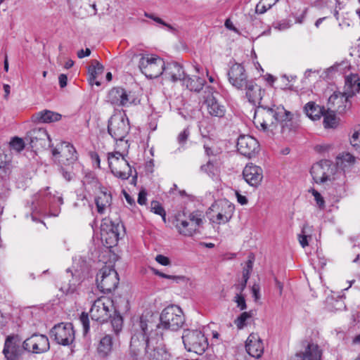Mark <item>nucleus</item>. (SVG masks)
I'll return each instance as SVG.
<instances>
[{
    "instance_id": "1",
    "label": "nucleus",
    "mask_w": 360,
    "mask_h": 360,
    "mask_svg": "<svg viewBox=\"0 0 360 360\" xmlns=\"http://www.w3.org/2000/svg\"><path fill=\"white\" fill-rule=\"evenodd\" d=\"M153 330V325L147 316H141L134 324V333L131 338L130 347L134 349L145 347L150 360H164L167 358L166 351L159 346L153 345V340L149 338Z\"/></svg>"
},
{
    "instance_id": "2",
    "label": "nucleus",
    "mask_w": 360,
    "mask_h": 360,
    "mask_svg": "<svg viewBox=\"0 0 360 360\" xmlns=\"http://www.w3.org/2000/svg\"><path fill=\"white\" fill-rule=\"evenodd\" d=\"M292 117L293 115L282 105H274L271 108L259 106L255 110L253 123L258 129L266 132H272L278 122L282 125L283 131L286 128L290 130L288 123L292 121Z\"/></svg>"
},
{
    "instance_id": "3",
    "label": "nucleus",
    "mask_w": 360,
    "mask_h": 360,
    "mask_svg": "<svg viewBox=\"0 0 360 360\" xmlns=\"http://www.w3.org/2000/svg\"><path fill=\"white\" fill-rule=\"evenodd\" d=\"M172 224L180 235L192 236L199 232L202 226V216L198 211L179 212L174 216Z\"/></svg>"
},
{
    "instance_id": "4",
    "label": "nucleus",
    "mask_w": 360,
    "mask_h": 360,
    "mask_svg": "<svg viewBox=\"0 0 360 360\" xmlns=\"http://www.w3.org/2000/svg\"><path fill=\"white\" fill-rule=\"evenodd\" d=\"M147 316L157 329H166L172 331L179 330L185 323V317L181 309L176 305H169L165 308L160 316V323L155 324L153 322V316L150 314L142 315Z\"/></svg>"
},
{
    "instance_id": "5",
    "label": "nucleus",
    "mask_w": 360,
    "mask_h": 360,
    "mask_svg": "<svg viewBox=\"0 0 360 360\" xmlns=\"http://www.w3.org/2000/svg\"><path fill=\"white\" fill-rule=\"evenodd\" d=\"M139 56V68L141 72L149 78H157L162 75L164 70L165 61L160 56L155 54L136 55Z\"/></svg>"
},
{
    "instance_id": "6",
    "label": "nucleus",
    "mask_w": 360,
    "mask_h": 360,
    "mask_svg": "<svg viewBox=\"0 0 360 360\" xmlns=\"http://www.w3.org/2000/svg\"><path fill=\"white\" fill-rule=\"evenodd\" d=\"M234 210V205L229 200H220L212 205L207 215L212 223L226 224L231 219Z\"/></svg>"
},
{
    "instance_id": "7",
    "label": "nucleus",
    "mask_w": 360,
    "mask_h": 360,
    "mask_svg": "<svg viewBox=\"0 0 360 360\" xmlns=\"http://www.w3.org/2000/svg\"><path fill=\"white\" fill-rule=\"evenodd\" d=\"M108 165L113 175L125 180L132 175L131 167L125 156L120 153H109L108 154Z\"/></svg>"
},
{
    "instance_id": "8",
    "label": "nucleus",
    "mask_w": 360,
    "mask_h": 360,
    "mask_svg": "<svg viewBox=\"0 0 360 360\" xmlns=\"http://www.w3.org/2000/svg\"><path fill=\"white\" fill-rule=\"evenodd\" d=\"M182 339L188 351L198 354H203L208 347L207 339L200 330H187Z\"/></svg>"
},
{
    "instance_id": "9",
    "label": "nucleus",
    "mask_w": 360,
    "mask_h": 360,
    "mask_svg": "<svg viewBox=\"0 0 360 360\" xmlns=\"http://www.w3.org/2000/svg\"><path fill=\"white\" fill-rule=\"evenodd\" d=\"M113 309L112 300L101 297L94 302L89 313L92 320L104 323L110 319Z\"/></svg>"
},
{
    "instance_id": "10",
    "label": "nucleus",
    "mask_w": 360,
    "mask_h": 360,
    "mask_svg": "<svg viewBox=\"0 0 360 360\" xmlns=\"http://www.w3.org/2000/svg\"><path fill=\"white\" fill-rule=\"evenodd\" d=\"M97 286L103 293L110 292L115 290L119 283L117 271L110 266L103 267L97 274Z\"/></svg>"
},
{
    "instance_id": "11",
    "label": "nucleus",
    "mask_w": 360,
    "mask_h": 360,
    "mask_svg": "<svg viewBox=\"0 0 360 360\" xmlns=\"http://www.w3.org/2000/svg\"><path fill=\"white\" fill-rule=\"evenodd\" d=\"M129 129V122L125 115H114L108 121V131L115 141L124 139Z\"/></svg>"
},
{
    "instance_id": "12",
    "label": "nucleus",
    "mask_w": 360,
    "mask_h": 360,
    "mask_svg": "<svg viewBox=\"0 0 360 360\" xmlns=\"http://www.w3.org/2000/svg\"><path fill=\"white\" fill-rule=\"evenodd\" d=\"M219 94L210 86H205L204 91V103L208 113L213 117H223L226 112V106L219 101Z\"/></svg>"
},
{
    "instance_id": "13",
    "label": "nucleus",
    "mask_w": 360,
    "mask_h": 360,
    "mask_svg": "<svg viewBox=\"0 0 360 360\" xmlns=\"http://www.w3.org/2000/svg\"><path fill=\"white\" fill-rule=\"evenodd\" d=\"M53 156L59 162L70 165L77 160V153L73 145L68 142H60L51 150Z\"/></svg>"
},
{
    "instance_id": "14",
    "label": "nucleus",
    "mask_w": 360,
    "mask_h": 360,
    "mask_svg": "<svg viewBox=\"0 0 360 360\" xmlns=\"http://www.w3.org/2000/svg\"><path fill=\"white\" fill-rule=\"evenodd\" d=\"M50 335L58 344L66 346L74 341L75 331L71 323H60L52 328Z\"/></svg>"
},
{
    "instance_id": "15",
    "label": "nucleus",
    "mask_w": 360,
    "mask_h": 360,
    "mask_svg": "<svg viewBox=\"0 0 360 360\" xmlns=\"http://www.w3.org/2000/svg\"><path fill=\"white\" fill-rule=\"evenodd\" d=\"M25 350L34 354H41L46 352L50 349L48 338L44 335L33 334L27 338L22 343Z\"/></svg>"
},
{
    "instance_id": "16",
    "label": "nucleus",
    "mask_w": 360,
    "mask_h": 360,
    "mask_svg": "<svg viewBox=\"0 0 360 360\" xmlns=\"http://www.w3.org/2000/svg\"><path fill=\"white\" fill-rule=\"evenodd\" d=\"M230 84L236 89H242L252 79H248L244 66L236 63L230 68L228 72Z\"/></svg>"
},
{
    "instance_id": "17",
    "label": "nucleus",
    "mask_w": 360,
    "mask_h": 360,
    "mask_svg": "<svg viewBox=\"0 0 360 360\" xmlns=\"http://www.w3.org/2000/svg\"><path fill=\"white\" fill-rule=\"evenodd\" d=\"M27 139L30 140L32 148L39 150L51 146V139L44 128H34L27 134Z\"/></svg>"
},
{
    "instance_id": "18",
    "label": "nucleus",
    "mask_w": 360,
    "mask_h": 360,
    "mask_svg": "<svg viewBox=\"0 0 360 360\" xmlns=\"http://www.w3.org/2000/svg\"><path fill=\"white\" fill-rule=\"evenodd\" d=\"M108 101L117 106H128L135 103L136 99L130 91L120 87L112 88L108 94Z\"/></svg>"
},
{
    "instance_id": "19",
    "label": "nucleus",
    "mask_w": 360,
    "mask_h": 360,
    "mask_svg": "<svg viewBox=\"0 0 360 360\" xmlns=\"http://www.w3.org/2000/svg\"><path fill=\"white\" fill-rule=\"evenodd\" d=\"M352 97L345 92L335 91L328 98V108L340 114L344 113L351 106L349 99Z\"/></svg>"
},
{
    "instance_id": "20",
    "label": "nucleus",
    "mask_w": 360,
    "mask_h": 360,
    "mask_svg": "<svg viewBox=\"0 0 360 360\" xmlns=\"http://www.w3.org/2000/svg\"><path fill=\"white\" fill-rule=\"evenodd\" d=\"M332 170L330 161L323 160L313 165L310 172L314 181L316 184H321L330 180Z\"/></svg>"
},
{
    "instance_id": "21",
    "label": "nucleus",
    "mask_w": 360,
    "mask_h": 360,
    "mask_svg": "<svg viewBox=\"0 0 360 360\" xmlns=\"http://www.w3.org/2000/svg\"><path fill=\"white\" fill-rule=\"evenodd\" d=\"M259 143L254 137L249 135H240L237 141L238 152L246 157L251 158L259 149Z\"/></svg>"
},
{
    "instance_id": "22",
    "label": "nucleus",
    "mask_w": 360,
    "mask_h": 360,
    "mask_svg": "<svg viewBox=\"0 0 360 360\" xmlns=\"http://www.w3.org/2000/svg\"><path fill=\"white\" fill-rule=\"evenodd\" d=\"M243 176L250 186L257 187L263 179V170L260 167L249 163L243 169Z\"/></svg>"
},
{
    "instance_id": "23",
    "label": "nucleus",
    "mask_w": 360,
    "mask_h": 360,
    "mask_svg": "<svg viewBox=\"0 0 360 360\" xmlns=\"http://www.w3.org/2000/svg\"><path fill=\"white\" fill-rule=\"evenodd\" d=\"M162 75L165 79L170 80L172 82H183L186 77L182 65L176 62L165 63Z\"/></svg>"
},
{
    "instance_id": "24",
    "label": "nucleus",
    "mask_w": 360,
    "mask_h": 360,
    "mask_svg": "<svg viewBox=\"0 0 360 360\" xmlns=\"http://www.w3.org/2000/svg\"><path fill=\"white\" fill-rule=\"evenodd\" d=\"M21 340L18 335H8L5 340L3 354L7 360H16L20 354Z\"/></svg>"
},
{
    "instance_id": "25",
    "label": "nucleus",
    "mask_w": 360,
    "mask_h": 360,
    "mask_svg": "<svg viewBox=\"0 0 360 360\" xmlns=\"http://www.w3.org/2000/svg\"><path fill=\"white\" fill-rule=\"evenodd\" d=\"M303 350L297 352L295 358L297 360H321V352L317 345L313 342H303Z\"/></svg>"
},
{
    "instance_id": "26",
    "label": "nucleus",
    "mask_w": 360,
    "mask_h": 360,
    "mask_svg": "<svg viewBox=\"0 0 360 360\" xmlns=\"http://www.w3.org/2000/svg\"><path fill=\"white\" fill-rule=\"evenodd\" d=\"M119 224L115 225L112 221L108 224L104 222L101 224V238L105 241L108 247L115 245L119 240Z\"/></svg>"
},
{
    "instance_id": "27",
    "label": "nucleus",
    "mask_w": 360,
    "mask_h": 360,
    "mask_svg": "<svg viewBox=\"0 0 360 360\" xmlns=\"http://www.w3.org/2000/svg\"><path fill=\"white\" fill-rule=\"evenodd\" d=\"M241 90L245 91L248 101L254 105L259 104L264 94V89L258 85L253 79L245 85Z\"/></svg>"
},
{
    "instance_id": "28",
    "label": "nucleus",
    "mask_w": 360,
    "mask_h": 360,
    "mask_svg": "<svg viewBox=\"0 0 360 360\" xmlns=\"http://www.w3.org/2000/svg\"><path fill=\"white\" fill-rule=\"evenodd\" d=\"M247 352L252 357L259 359L264 353V344L257 333H251L245 343Z\"/></svg>"
},
{
    "instance_id": "29",
    "label": "nucleus",
    "mask_w": 360,
    "mask_h": 360,
    "mask_svg": "<svg viewBox=\"0 0 360 360\" xmlns=\"http://www.w3.org/2000/svg\"><path fill=\"white\" fill-rule=\"evenodd\" d=\"M112 338L110 335L103 337L98 345L97 353L100 358L107 359L112 351Z\"/></svg>"
},
{
    "instance_id": "30",
    "label": "nucleus",
    "mask_w": 360,
    "mask_h": 360,
    "mask_svg": "<svg viewBox=\"0 0 360 360\" xmlns=\"http://www.w3.org/2000/svg\"><path fill=\"white\" fill-rule=\"evenodd\" d=\"M60 118L61 115L48 110L39 112L32 116V120L34 122L43 123L56 122L60 120Z\"/></svg>"
},
{
    "instance_id": "31",
    "label": "nucleus",
    "mask_w": 360,
    "mask_h": 360,
    "mask_svg": "<svg viewBox=\"0 0 360 360\" xmlns=\"http://www.w3.org/2000/svg\"><path fill=\"white\" fill-rule=\"evenodd\" d=\"M182 82L183 84L186 85L189 90L199 92L205 86V80L199 76L193 75L192 77H189L186 75Z\"/></svg>"
},
{
    "instance_id": "32",
    "label": "nucleus",
    "mask_w": 360,
    "mask_h": 360,
    "mask_svg": "<svg viewBox=\"0 0 360 360\" xmlns=\"http://www.w3.org/2000/svg\"><path fill=\"white\" fill-rule=\"evenodd\" d=\"M111 201L112 197L110 193L105 191L100 192L95 199L98 212L101 214H104L106 209L110 206Z\"/></svg>"
},
{
    "instance_id": "33",
    "label": "nucleus",
    "mask_w": 360,
    "mask_h": 360,
    "mask_svg": "<svg viewBox=\"0 0 360 360\" xmlns=\"http://www.w3.org/2000/svg\"><path fill=\"white\" fill-rule=\"evenodd\" d=\"M307 115L312 120H319L325 111L323 107L316 105L314 102H309L304 106Z\"/></svg>"
},
{
    "instance_id": "34",
    "label": "nucleus",
    "mask_w": 360,
    "mask_h": 360,
    "mask_svg": "<svg viewBox=\"0 0 360 360\" xmlns=\"http://www.w3.org/2000/svg\"><path fill=\"white\" fill-rule=\"evenodd\" d=\"M50 188L47 187L45 190L40 191L36 195V198L41 200L42 203H55L58 202L60 205L63 203L62 196H56L49 191Z\"/></svg>"
},
{
    "instance_id": "35",
    "label": "nucleus",
    "mask_w": 360,
    "mask_h": 360,
    "mask_svg": "<svg viewBox=\"0 0 360 360\" xmlns=\"http://www.w3.org/2000/svg\"><path fill=\"white\" fill-rule=\"evenodd\" d=\"M72 280L68 282L64 281L62 283L60 290L65 294H73L77 292L78 285L80 283V278H78L77 274L71 273Z\"/></svg>"
},
{
    "instance_id": "36",
    "label": "nucleus",
    "mask_w": 360,
    "mask_h": 360,
    "mask_svg": "<svg viewBox=\"0 0 360 360\" xmlns=\"http://www.w3.org/2000/svg\"><path fill=\"white\" fill-rule=\"evenodd\" d=\"M360 78L357 74H351L345 77L344 92L349 96H354L356 94L355 91Z\"/></svg>"
},
{
    "instance_id": "37",
    "label": "nucleus",
    "mask_w": 360,
    "mask_h": 360,
    "mask_svg": "<svg viewBox=\"0 0 360 360\" xmlns=\"http://www.w3.org/2000/svg\"><path fill=\"white\" fill-rule=\"evenodd\" d=\"M312 232V226H309L307 224L303 225L301 233L298 235V240L302 248L308 246L309 240L311 239Z\"/></svg>"
},
{
    "instance_id": "38",
    "label": "nucleus",
    "mask_w": 360,
    "mask_h": 360,
    "mask_svg": "<svg viewBox=\"0 0 360 360\" xmlns=\"http://www.w3.org/2000/svg\"><path fill=\"white\" fill-rule=\"evenodd\" d=\"M252 316L253 312L252 311L243 312L234 321V324L238 329L241 330L250 322Z\"/></svg>"
},
{
    "instance_id": "39",
    "label": "nucleus",
    "mask_w": 360,
    "mask_h": 360,
    "mask_svg": "<svg viewBox=\"0 0 360 360\" xmlns=\"http://www.w3.org/2000/svg\"><path fill=\"white\" fill-rule=\"evenodd\" d=\"M335 112L328 108L325 110L323 117V124L326 128H333L337 124V119L335 117Z\"/></svg>"
},
{
    "instance_id": "40",
    "label": "nucleus",
    "mask_w": 360,
    "mask_h": 360,
    "mask_svg": "<svg viewBox=\"0 0 360 360\" xmlns=\"http://www.w3.org/2000/svg\"><path fill=\"white\" fill-rule=\"evenodd\" d=\"M279 0H259L255 7V12L257 14H264Z\"/></svg>"
},
{
    "instance_id": "41",
    "label": "nucleus",
    "mask_w": 360,
    "mask_h": 360,
    "mask_svg": "<svg viewBox=\"0 0 360 360\" xmlns=\"http://www.w3.org/2000/svg\"><path fill=\"white\" fill-rule=\"evenodd\" d=\"M200 169L213 179H216L219 176V170L211 161H208L207 164L202 165Z\"/></svg>"
},
{
    "instance_id": "42",
    "label": "nucleus",
    "mask_w": 360,
    "mask_h": 360,
    "mask_svg": "<svg viewBox=\"0 0 360 360\" xmlns=\"http://www.w3.org/2000/svg\"><path fill=\"white\" fill-rule=\"evenodd\" d=\"M103 66L98 61L94 60L92 61L91 65L89 68L90 74V80L93 81L96 79L97 76L103 72Z\"/></svg>"
},
{
    "instance_id": "43",
    "label": "nucleus",
    "mask_w": 360,
    "mask_h": 360,
    "mask_svg": "<svg viewBox=\"0 0 360 360\" xmlns=\"http://www.w3.org/2000/svg\"><path fill=\"white\" fill-rule=\"evenodd\" d=\"M114 312L113 316H111V324L114 331L118 333L122 328L123 320L122 317L120 314H117L116 309L114 308L112 310Z\"/></svg>"
},
{
    "instance_id": "44",
    "label": "nucleus",
    "mask_w": 360,
    "mask_h": 360,
    "mask_svg": "<svg viewBox=\"0 0 360 360\" xmlns=\"http://www.w3.org/2000/svg\"><path fill=\"white\" fill-rule=\"evenodd\" d=\"M253 262H254V257H252L251 255L249 256V259L246 262L245 266L243 268V278H244L246 281H248L251 271L252 270L253 266Z\"/></svg>"
},
{
    "instance_id": "45",
    "label": "nucleus",
    "mask_w": 360,
    "mask_h": 360,
    "mask_svg": "<svg viewBox=\"0 0 360 360\" xmlns=\"http://www.w3.org/2000/svg\"><path fill=\"white\" fill-rule=\"evenodd\" d=\"M117 145L116 148L118 150L115 153H122V156H125L128 153V150L129 148V144L128 143V141L124 140L123 139L122 141H116Z\"/></svg>"
},
{
    "instance_id": "46",
    "label": "nucleus",
    "mask_w": 360,
    "mask_h": 360,
    "mask_svg": "<svg viewBox=\"0 0 360 360\" xmlns=\"http://www.w3.org/2000/svg\"><path fill=\"white\" fill-rule=\"evenodd\" d=\"M151 210L157 214L160 215L162 217L164 221H165L166 213L164 208L159 203V202L153 200L151 202Z\"/></svg>"
},
{
    "instance_id": "47",
    "label": "nucleus",
    "mask_w": 360,
    "mask_h": 360,
    "mask_svg": "<svg viewBox=\"0 0 360 360\" xmlns=\"http://www.w3.org/2000/svg\"><path fill=\"white\" fill-rule=\"evenodd\" d=\"M10 146L13 150L17 152H20L25 148V143L22 139L14 137L11 141Z\"/></svg>"
},
{
    "instance_id": "48",
    "label": "nucleus",
    "mask_w": 360,
    "mask_h": 360,
    "mask_svg": "<svg viewBox=\"0 0 360 360\" xmlns=\"http://www.w3.org/2000/svg\"><path fill=\"white\" fill-rule=\"evenodd\" d=\"M80 322L83 326V332L84 334L86 335L89 330L90 326H89V319L88 314L86 313H82L80 317H79Z\"/></svg>"
},
{
    "instance_id": "49",
    "label": "nucleus",
    "mask_w": 360,
    "mask_h": 360,
    "mask_svg": "<svg viewBox=\"0 0 360 360\" xmlns=\"http://www.w3.org/2000/svg\"><path fill=\"white\" fill-rule=\"evenodd\" d=\"M350 143L356 150L360 151V130L353 134L350 139Z\"/></svg>"
},
{
    "instance_id": "50",
    "label": "nucleus",
    "mask_w": 360,
    "mask_h": 360,
    "mask_svg": "<svg viewBox=\"0 0 360 360\" xmlns=\"http://www.w3.org/2000/svg\"><path fill=\"white\" fill-rule=\"evenodd\" d=\"M234 301L237 304V307L240 310H244L247 308L246 302L244 296L240 293H237L234 297Z\"/></svg>"
},
{
    "instance_id": "51",
    "label": "nucleus",
    "mask_w": 360,
    "mask_h": 360,
    "mask_svg": "<svg viewBox=\"0 0 360 360\" xmlns=\"http://www.w3.org/2000/svg\"><path fill=\"white\" fill-rule=\"evenodd\" d=\"M189 136H190V131H189L188 128L184 129L178 135L177 141H178L179 143L181 145L184 144L186 142Z\"/></svg>"
},
{
    "instance_id": "52",
    "label": "nucleus",
    "mask_w": 360,
    "mask_h": 360,
    "mask_svg": "<svg viewBox=\"0 0 360 360\" xmlns=\"http://www.w3.org/2000/svg\"><path fill=\"white\" fill-rule=\"evenodd\" d=\"M146 16H147L148 18H150L151 19H153L155 22L158 23V24H161L164 26H165L166 27L168 28L169 30L172 31V32H174L175 30V29L169 24H167V22H165V21H163L159 17H157V16H155L153 15H148V14H146Z\"/></svg>"
},
{
    "instance_id": "53",
    "label": "nucleus",
    "mask_w": 360,
    "mask_h": 360,
    "mask_svg": "<svg viewBox=\"0 0 360 360\" xmlns=\"http://www.w3.org/2000/svg\"><path fill=\"white\" fill-rule=\"evenodd\" d=\"M312 194L314 196V199L320 208L324 207V200L321 194L316 190H312Z\"/></svg>"
},
{
    "instance_id": "54",
    "label": "nucleus",
    "mask_w": 360,
    "mask_h": 360,
    "mask_svg": "<svg viewBox=\"0 0 360 360\" xmlns=\"http://www.w3.org/2000/svg\"><path fill=\"white\" fill-rule=\"evenodd\" d=\"M155 261L163 266H169L170 264V259L162 255H158L155 257Z\"/></svg>"
},
{
    "instance_id": "55",
    "label": "nucleus",
    "mask_w": 360,
    "mask_h": 360,
    "mask_svg": "<svg viewBox=\"0 0 360 360\" xmlns=\"http://www.w3.org/2000/svg\"><path fill=\"white\" fill-rule=\"evenodd\" d=\"M147 193L145 190L140 191L138 196V203L141 205H143L146 204L147 198H146Z\"/></svg>"
},
{
    "instance_id": "56",
    "label": "nucleus",
    "mask_w": 360,
    "mask_h": 360,
    "mask_svg": "<svg viewBox=\"0 0 360 360\" xmlns=\"http://www.w3.org/2000/svg\"><path fill=\"white\" fill-rule=\"evenodd\" d=\"M155 274L162 278H167V279H172V280H181L183 278L181 276H172V275H167L166 274L162 273L158 270H155Z\"/></svg>"
},
{
    "instance_id": "57",
    "label": "nucleus",
    "mask_w": 360,
    "mask_h": 360,
    "mask_svg": "<svg viewBox=\"0 0 360 360\" xmlns=\"http://www.w3.org/2000/svg\"><path fill=\"white\" fill-rule=\"evenodd\" d=\"M252 296L255 298V301H257L260 296H259V286L257 284H254L252 287Z\"/></svg>"
},
{
    "instance_id": "58",
    "label": "nucleus",
    "mask_w": 360,
    "mask_h": 360,
    "mask_svg": "<svg viewBox=\"0 0 360 360\" xmlns=\"http://www.w3.org/2000/svg\"><path fill=\"white\" fill-rule=\"evenodd\" d=\"M61 174L63 178L68 181H70L73 177L72 172L67 171L63 168H61Z\"/></svg>"
},
{
    "instance_id": "59",
    "label": "nucleus",
    "mask_w": 360,
    "mask_h": 360,
    "mask_svg": "<svg viewBox=\"0 0 360 360\" xmlns=\"http://www.w3.org/2000/svg\"><path fill=\"white\" fill-rule=\"evenodd\" d=\"M59 85L61 88H64L67 85L68 77L65 75L61 74L58 77Z\"/></svg>"
},
{
    "instance_id": "60",
    "label": "nucleus",
    "mask_w": 360,
    "mask_h": 360,
    "mask_svg": "<svg viewBox=\"0 0 360 360\" xmlns=\"http://www.w3.org/2000/svg\"><path fill=\"white\" fill-rule=\"evenodd\" d=\"M91 54V50L86 48L85 50L81 49L77 52V56L79 58H82L86 56H89Z\"/></svg>"
},
{
    "instance_id": "61",
    "label": "nucleus",
    "mask_w": 360,
    "mask_h": 360,
    "mask_svg": "<svg viewBox=\"0 0 360 360\" xmlns=\"http://www.w3.org/2000/svg\"><path fill=\"white\" fill-rule=\"evenodd\" d=\"M236 196L238 202L242 205H246L248 203V199L245 196L240 195L238 192H236Z\"/></svg>"
},
{
    "instance_id": "62",
    "label": "nucleus",
    "mask_w": 360,
    "mask_h": 360,
    "mask_svg": "<svg viewBox=\"0 0 360 360\" xmlns=\"http://www.w3.org/2000/svg\"><path fill=\"white\" fill-rule=\"evenodd\" d=\"M247 283H248V281H246L244 278H243V281H241L240 283H239L238 285H236V289L239 291V292L240 294L244 290V289L245 288Z\"/></svg>"
},
{
    "instance_id": "63",
    "label": "nucleus",
    "mask_w": 360,
    "mask_h": 360,
    "mask_svg": "<svg viewBox=\"0 0 360 360\" xmlns=\"http://www.w3.org/2000/svg\"><path fill=\"white\" fill-rule=\"evenodd\" d=\"M265 80L267 83H269L271 86L274 84V82L276 81V77H274L273 75L270 74H267L264 76Z\"/></svg>"
},
{
    "instance_id": "64",
    "label": "nucleus",
    "mask_w": 360,
    "mask_h": 360,
    "mask_svg": "<svg viewBox=\"0 0 360 360\" xmlns=\"http://www.w3.org/2000/svg\"><path fill=\"white\" fill-rule=\"evenodd\" d=\"M342 64H335L328 69V72H340V66Z\"/></svg>"
}]
</instances>
